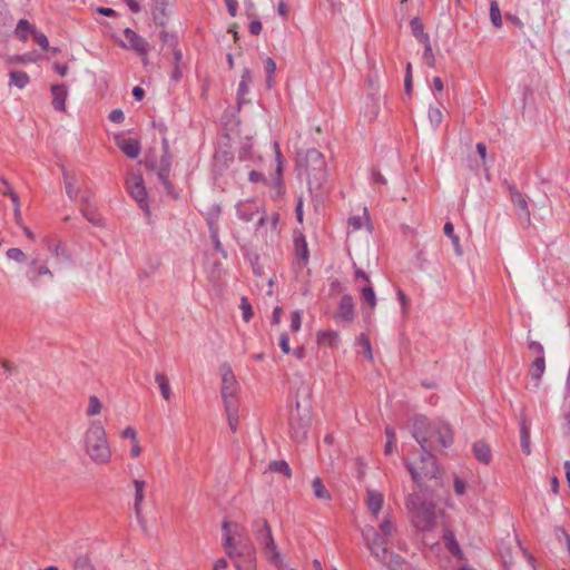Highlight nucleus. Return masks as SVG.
Wrapping results in <instances>:
<instances>
[{
	"label": "nucleus",
	"mask_w": 570,
	"mask_h": 570,
	"mask_svg": "<svg viewBox=\"0 0 570 570\" xmlns=\"http://www.w3.org/2000/svg\"><path fill=\"white\" fill-rule=\"evenodd\" d=\"M48 249L57 257V259H68L69 258V256L66 253L65 247L59 242L53 245H49Z\"/></svg>",
	"instance_id": "6e6d98bb"
},
{
	"label": "nucleus",
	"mask_w": 570,
	"mask_h": 570,
	"mask_svg": "<svg viewBox=\"0 0 570 570\" xmlns=\"http://www.w3.org/2000/svg\"><path fill=\"white\" fill-rule=\"evenodd\" d=\"M82 212V215L86 217V219L91 223L92 225L95 226H101L104 220H102V217L96 213L95 210L90 209V208H85L81 210Z\"/></svg>",
	"instance_id": "09e8293b"
},
{
	"label": "nucleus",
	"mask_w": 570,
	"mask_h": 570,
	"mask_svg": "<svg viewBox=\"0 0 570 570\" xmlns=\"http://www.w3.org/2000/svg\"><path fill=\"white\" fill-rule=\"evenodd\" d=\"M224 407H225V413H226L229 429L233 433H235L237 431L238 421H239L238 403L237 402L227 403V404H224Z\"/></svg>",
	"instance_id": "a878e982"
},
{
	"label": "nucleus",
	"mask_w": 570,
	"mask_h": 570,
	"mask_svg": "<svg viewBox=\"0 0 570 570\" xmlns=\"http://www.w3.org/2000/svg\"><path fill=\"white\" fill-rule=\"evenodd\" d=\"M317 343L330 347H337L340 343V334L336 331H322L317 333Z\"/></svg>",
	"instance_id": "bb28decb"
},
{
	"label": "nucleus",
	"mask_w": 570,
	"mask_h": 570,
	"mask_svg": "<svg viewBox=\"0 0 570 570\" xmlns=\"http://www.w3.org/2000/svg\"><path fill=\"white\" fill-rule=\"evenodd\" d=\"M155 381L158 384L160 394L164 397V400L169 401L171 399L173 393H171V389L169 385V380L166 376V374L161 373V372H157L155 374Z\"/></svg>",
	"instance_id": "2f4dec72"
},
{
	"label": "nucleus",
	"mask_w": 570,
	"mask_h": 570,
	"mask_svg": "<svg viewBox=\"0 0 570 570\" xmlns=\"http://www.w3.org/2000/svg\"><path fill=\"white\" fill-rule=\"evenodd\" d=\"M132 484L135 488V502H134L135 515H136L137 521L139 522L140 527L145 530L146 529V520L141 512V505L145 500L146 482L144 480L136 479L132 481Z\"/></svg>",
	"instance_id": "4468645a"
},
{
	"label": "nucleus",
	"mask_w": 570,
	"mask_h": 570,
	"mask_svg": "<svg viewBox=\"0 0 570 570\" xmlns=\"http://www.w3.org/2000/svg\"><path fill=\"white\" fill-rule=\"evenodd\" d=\"M336 317L346 323H352L354 321L355 304L353 297L350 294L342 296L337 306Z\"/></svg>",
	"instance_id": "dca6fc26"
},
{
	"label": "nucleus",
	"mask_w": 570,
	"mask_h": 570,
	"mask_svg": "<svg viewBox=\"0 0 570 570\" xmlns=\"http://www.w3.org/2000/svg\"><path fill=\"white\" fill-rule=\"evenodd\" d=\"M170 0H154L153 19L156 24L166 23V6Z\"/></svg>",
	"instance_id": "c756f323"
},
{
	"label": "nucleus",
	"mask_w": 570,
	"mask_h": 570,
	"mask_svg": "<svg viewBox=\"0 0 570 570\" xmlns=\"http://www.w3.org/2000/svg\"><path fill=\"white\" fill-rule=\"evenodd\" d=\"M234 532H232L230 530V523L225 520L222 524V530H223V546L226 549L228 548H232V547H236L238 546V541H236V535L239 538V539H243L240 533L238 532V525L237 524H234Z\"/></svg>",
	"instance_id": "5701e85b"
},
{
	"label": "nucleus",
	"mask_w": 570,
	"mask_h": 570,
	"mask_svg": "<svg viewBox=\"0 0 570 570\" xmlns=\"http://www.w3.org/2000/svg\"><path fill=\"white\" fill-rule=\"evenodd\" d=\"M301 324H302V313L299 311L293 312L292 317H291V330L293 332L299 331Z\"/></svg>",
	"instance_id": "bf43d9fd"
},
{
	"label": "nucleus",
	"mask_w": 570,
	"mask_h": 570,
	"mask_svg": "<svg viewBox=\"0 0 570 570\" xmlns=\"http://www.w3.org/2000/svg\"><path fill=\"white\" fill-rule=\"evenodd\" d=\"M26 276L32 285H38L40 276L53 278V274L49 267L45 263H40L38 258L30 261Z\"/></svg>",
	"instance_id": "2eb2a0df"
},
{
	"label": "nucleus",
	"mask_w": 570,
	"mask_h": 570,
	"mask_svg": "<svg viewBox=\"0 0 570 570\" xmlns=\"http://www.w3.org/2000/svg\"><path fill=\"white\" fill-rule=\"evenodd\" d=\"M274 149H275V160L277 163L276 167V175L274 177V184L276 187L277 195H281L283 181H282V173H283V156L279 150L278 142H274Z\"/></svg>",
	"instance_id": "cd10ccee"
},
{
	"label": "nucleus",
	"mask_w": 570,
	"mask_h": 570,
	"mask_svg": "<svg viewBox=\"0 0 570 570\" xmlns=\"http://www.w3.org/2000/svg\"><path fill=\"white\" fill-rule=\"evenodd\" d=\"M268 468L272 472L283 473L284 475H286L288 478L292 475V470L286 461H283V460L272 461L269 463Z\"/></svg>",
	"instance_id": "37998d69"
},
{
	"label": "nucleus",
	"mask_w": 570,
	"mask_h": 570,
	"mask_svg": "<svg viewBox=\"0 0 570 570\" xmlns=\"http://www.w3.org/2000/svg\"><path fill=\"white\" fill-rule=\"evenodd\" d=\"M528 347L530 351L537 354V357H544V348L541 343L529 341Z\"/></svg>",
	"instance_id": "052dcab7"
},
{
	"label": "nucleus",
	"mask_w": 570,
	"mask_h": 570,
	"mask_svg": "<svg viewBox=\"0 0 570 570\" xmlns=\"http://www.w3.org/2000/svg\"><path fill=\"white\" fill-rule=\"evenodd\" d=\"M312 488H313V493L314 495L320 499V500H331V493L328 492V490L325 488L323 481L321 478L316 476L313 481H312Z\"/></svg>",
	"instance_id": "4c0bfd02"
},
{
	"label": "nucleus",
	"mask_w": 570,
	"mask_h": 570,
	"mask_svg": "<svg viewBox=\"0 0 570 570\" xmlns=\"http://www.w3.org/2000/svg\"><path fill=\"white\" fill-rule=\"evenodd\" d=\"M423 45H424L423 60L430 68H434L435 67V57L432 51V46H431L430 40L428 42H424Z\"/></svg>",
	"instance_id": "8fccbe9b"
},
{
	"label": "nucleus",
	"mask_w": 570,
	"mask_h": 570,
	"mask_svg": "<svg viewBox=\"0 0 570 570\" xmlns=\"http://www.w3.org/2000/svg\"><path fill=\"white\" fill-rule=\"evenodd\" d=\"M83 448L90 460L99 465L111 460V449L104 425L100 421H91L83 435Z\"/></svg>",
	"instance_id": "f03ea898"
},
{
	"label": "nucleus",
	"mask_w": 570,
	"mask_h": 570,
	"mask_svg": "<svg viewBox=\"0 0 570 570\" xmlns=\"http://www.w3.org/2000/svg\"><path fill=\"white\" fill-rule=\"evenodd\" d=\"M375 560L391 570H402L403 566L405 564V560L402 557L389 550L387 548L383 558H375Z\"/></svg>",
	"instance_id": "4be33fe9"
},
{
	"label": "nucleus",
	"mask_w": 570,
	"mask_h": 570,
	"mask_svg": "<svg viewBox=\"0 0 570 570\" xmlns=\"http://www.w3.org/2000/svg\"><path fill=\"white\" fill-rule=\"evenodd\" d=\"M473 453L476 460L481 463L488 464L492 459L491 450L483 441H478L473 444Z\"/></svg>",
	"instance_id": "c85d7f7f"
},
{
	"label": "nucleus",
	"mask_w": 570,
	"mask_h": 570,
	"mask_svg": "<svg viewBox=\"0 0 570 570\" xmlns=\"http://www.w3.org/2000/svg\"><path fill=\"white\" fill-rule=\"evenodd\" d=\"M73 570H96L88 556H78L73 562Z\"/></svg>",
	"instance_id": "49530a36"
},
{
	"label": "nucleus",
	"mask_w": 570,
	"mask_h": 570,
	"mask_svg": "<svg viewBox=\"0 0 570 570\" xmlns=\"http://www.w3.org/2000/svg\"><path fill=\"white\" fill-rule=\"evenodd\" d=\"M252 531L267 561L283 570L285 568L284 559L275 543L268 521L262 517L256 518L252 522Z\"/></svg>",
	"instance_id": "7ed1b4c3"
},
{
	"label": "nucleus",
	"mask_w": 570,
	"mask_h": 570,
	"mask_svg": "<svg viewBox=\"0 0 570 570\" xmlns=\"http://www.w3.org/2000/svg\"><path fill=\"white\" fill-rule=\"evenodd\" d=\"M406 504L412 513L414 525L420 530H430L435 522V505L424 500L420 494L412 493L406 499Z\"/></svg>",
	"instance_id": "39448f33"
},
{
	"label": "nucleus",
	"mask_w": 570,
	"mask_h": 570,
	"mask_svg": "<svg viewBox=\"0 0 570 570\" xmlns=\"http://www.w3.org/2000/svg\"><path fill=\"white\" fill-rule=\"evenodd\" d=\"M279 347L285 354L291 352L289 337L286 333H283L279 337Z\"/></svg>",
	"instance_id": "69168bd1"
},
{
	"label": "nucleus",
	"mask_w": 570,
	"mask_h": 570,
	"mask_svg": "<svg viewBox=\"0 0 570 570\" xmlns=\"http://www.w3.org/2000/svg\"><path fill=\"white\" fill-rule=\"evenodd\" d=\"M10 27L11 21L9 20L8 13L6 11L0 10V41H2L7 37Z\"/></svg>",
	"instance_id": "de8ad7c7"
},
{
	"label": "nucleus",
	"mask_w": 570,
	"mask_h": 570,
	"mask_svg": "<svg viewBox=\"0 0 570 570\" xmlns=\"http://www.w3.org/2000/svg\"><path fill=\"white\" fill-rule=\"evenodd\" d=\"M443 115L439 108L430 107L429 109V120L433 128H438L442 122Z\"/></svg>",
	"instance_id": "864d4df0"
},
{
	"label": "nucleus",
	"mask_w": 570,
	"mask_h": 570,
	"mask_svg": "<svg viewBox=\"0 0 570 570\" xmlns=\"http://www.w3.org/2000/svg\"><path fill=\"white\" fill-rule=\"evenodd\" d=\"M252 71L248 68H244L237 90V97L239 102H242L245 96L249 92V86L252 85Z\"/></svg>",
	"instance_id": "393cba45"
},
{
	"label": "nucleus",
	"mask_w": 570,
	"mask_h": 570,
	"mask_svg": "<svg viewBox=\"0 0 570 570\" xmlns=\"http://www.w3.org/2000/svg\"><path fill=\"white\" fill-rule=\"evenodd\" d=\"M295 254L302 261L303 265H306L308 262V248L305 237L299 235L294 239Z\"/></svg>",
	"instance_id": "72a5a7b5"
},
{
	"label": "nucleus",
	"mask_w": 570,
	"mask_h": 570,
	"mask_svg": "<svg viewBox=\"0 0 570 570\" xmlns=\"http://www.w3.org/2000/svg\"><path fill=\"white\" fill-rule=\"evenodd\" d=\"M360 292H361L362 299L365 303H367V305L371 309H374L376 306V296H375L374 288H373L372 284L364 285L363 287L360 288Z\"/></svg>",
	"instance_id": "ea45409f"
},
{
	"label": "nucleus",
	"mask_w": 570,
	"mask_h": 570,
	"mask_svg": "<svg viewBox=\"0 0 570 570\" xmlns=\"http://www.w3.org/2000/svg\"><path fill=\"white\" fill-rule=\"evenodd\" d=\"M443 540H444V544H445L446 549L449 550V552L451 554H453L454 557H456L459 559H461L463 557V552L460 548L459 542L455 539L453 531L445 530L443 533Z\"/></svg>",
	"instance_id": "b1692460"
},
{
	"label": "nucleus",
	"mask_w": 570,
	"mask_h": 570,
	"mask_svg": "<svg viewBox=\"0 0 570 570\" xmlns=\"http://www.w3.org/2000/svg\"><path fill=\"white\" fill-rule=\"evenodd\" d=\"M298 169L307 178L309 189H320L326 180V163L321 151L315 148L306 150L298 157Z\"/></svg>",
	"instance_id": "20e7f679"
},
{
	"label": "nucleus",
	"mask_w": 570,
	"mask_h": 570,
	"mask_svg": "<svg viewBox=\"0 0 570 570\" xmlns=\"http://www.w3.org/2000/svg\"><path fill=\"white\" fill-rule=\"evenodd\" d=\"M127 188L134 199L139 204L140 208L145 210L147 216H149L150 210L147 203V191L141 175H134L127 181Z\"/></svg>",
	"instance_id": "f8f14e48"
},
{
	"label": "nucleus",
	"mask_w": 570,
	"mask_h": 570,
	"mask_svg": "<svg viewBox=\"0 0 570 570\" xmlns=\"http://www.w3.org/2000/svg\"><path fill=\"white\" fill-rule=\"evenodd\" d=\"M425 416L415 415L412 419V436L420 444L422 454L420 456L419 466L407 463V470L415 483H420L423 479H433L439 474V468L434 455L428 449L430 438L425 435Z\"/></svg>",
	"instance_id": "f257e3e1"
},
{
	"label": "nucleus",
	"mask_w": 570,
	"mask_h": 570,
	"mask_svg": "<svg viewBox=\"0 0 570 570\" xmlns=\"http://www.w3.org/2000/svg\"><path fill=\"white\" fill-rule=\"evenodd\" d=\"M225 552L234 561L236 570L256 569V549L247 538L238 539V546L228 548Z\"/></svg>",
	"instance_id": "423d86ee"
},
{
	"label": "nucleus",
	"mask_w": 570,
	"mask_h": 570,
	"mask_svg": "<svg viewBox=\"0 0 570 570\" xmlns=\"http://www.w3.org/2000/svg\"><path fill=\"white\" fill-rule=\"evenodd\" d=\"M511 202L515 208L519 219L529 225L530 224V209L527 197L520 193L514 186H509Z\"/></svg>",
	"instance_id": "ddd939ff"
},
{
	"label": "nucleus",
	"mask_w": 570,
	"mask_h": 570,
	"mask_svg": "<svg viewBox=\"0 0 570 570\" xmlns=\"http://www.w3.org/2000/svg\"><path fill=\"white\" fill-rule=\"evenodd\" d=\"M520 439H521L522 451L529 455L531 453L530 424L525 419H522L520 422Z\"/></svg>",
	"instance_id": "473e14b6"
},
{
	"label": "nucleus",
	"mask_w": 570,
	"mask_h": 570,
	"mask_svg": "<svg viewBox=\"0 0 570 570\" xmlns=\"http://www.w3.org/2000/svg\"><path fill=\"white\" fill-rule=\"evenodd\" d=\"M411 30L413 36L421 42H428L430 40V37L428 33L423 31V23L419 18H413L410 21Z\"/></svg>",
	"instance_id": "e433bc0d"
},
{
	"label": "nucleus",
	"mask_w": 570,
	"mask_h": 570,
	"mask_svg": "<svg viewBox=\"0 0 570 570\" xmlns=\"http://www.w3.org/2000/svg\"><path fill=\"white\" fill-rule=\"evenodd\" d=\"M261 213V206L254 200L242 202L237 206V215L244 222H252Z\"/></svg>",
	"instance_id": "6ab92c4d"
},
{
	"label": "nucleus",
	"mask_w": 570,
	"mask_h": 570,
	"mask_svg": "<svg viewBox=\"0 0 570 570\" xmlns=\"http://www.w3.org/2000/svg\"><path fill=\"white\" fill-rule=\"evenodd\" d=\"M32 35H33V39L43 49V50H49V40L47 38V36L42 32H39V31H36L33 30L32 31Z\"/></svg>",
	"instance_id": "4d7b16f0"
},
{
	"label": "nucleus",
	"mask_w": 570,
	"mask_h": 570,
	"mask_svg": "<svg viewBox=\"0 0 570 570\" xmlns=\"http://www.w3.org/2000/svg\"><path fill=\"white\" fill-rule=\"evenodd\" d=\"M9 77V86H16L19 89H23L29 83V76L24 71H10Z\"/></svg>",
	"instance_id": "c9c22d12"
},
{
	"label": "nucleus",
	"mask_w": 570,
	"mask_h": 570,
	"mask_svg": "<svg viewBox=\"0 0 570 570\" xmlns=\"http://www.w3.org/2000/svg\"><path fill=\"white\" fill-rule=\"evenodd\" d=\"M381 534H383L384 538L390 539L393 541L397 529L394 522H392L390 519L385 518L380 524L379 529H376Z\"/></svg>",
	"instance_id": "58836bf2"
},
{
	"label": "nucleus",
	"mask_w": 570,
	"mask_h": 570,
	"mask_svg": "<svg viewBox=\"0 0 570 570\" xmlns=\"http://www.w3.org/2000/svg\"><path fill=\"white\" fill-rule=\"evenodd\" d=\"M124 46L136 50L139 55L147 53L148 43L146 40L129 28L124 30Z\"/></svg>",
	"instance_id": "a211bd4d"
},
{
	"label": "nucleus",
	"mask_w": 570,
	"mask_h": 570,
	"mask_svg": "<svg viewBox=\"0 0 570 570\" xmlns=\"http://www.w3.org/2000/svg\"><path fill=\"white\" fill-rule=\"evenodd\" d=\"M265 71L267 73V79H266L267 86L271 87L272 81H273V76L276 71V62L271 57H267L265 59Z\"/></svg>",
	"instance_id": "603ef678"
},
{
	"label": "nucleus",
	"mask_w": 570,
	"mask_h": 570,
	"mask_svg": "<svg viewBox=\"0 0 570 570\" xmlns=\"http://www.w3.org/2000/svg\"><path fill=\"white\" fill-rule=\"evenodd\" d=\"M361 534L373 558H383L384 553H386L387 544L393 542L384 538L383 534L372 525L364 527Z\"/></svg>",
	"instance_id": "1a4fd4ad"
},
{
	"label": "nucleus",
	"mask_w": 570,
	"mask_h": 570,
	"mask_svg": "<svg viewBox=\"0 0 570 570\" xmlns=\"http://www.w3.org/2000/svg\"><path fill=\"white\" fill-rule=\"evenodd\" d=\"M160 39L164 43L168 45L169 47L177 46V38L174 35H170L166 31L160 32Z\"/></svg>",
	"instance_id": "0e129e2a"
},
{
	"label": "nucleus",
	"mask_w": 570,
	"mask_h": 570,
	"mask_svg": "<svg viewBox=\"0 0 570 570\" xmlns=\"http://www.w3.org/2000/svg\"><path fill=\"white\" fill-rule=\"evenodd\" d=\"M357 341L363 346L366 357L368 360H372L373 354H372V347H371L370 340L364 334H361Z\"/></svg>",
	"instance_id": "13d9d810"
},
{
	"label": "nucleus",
	"mask_w": 570,
	"mask_h": 570,
	"mask_svg": "<svg viewBox=\"0 0 570 570\" xmlns=\"http://www.w3.org/2000/svg\"><path fill=\"white\" fill-rule=\"evenodd\" d=\"M52 94V107L58 111L66 110V100L68 97V88L66 85H52L51 86Z\"/></svg>",
	"instance_id": "aec40b11"
},
{
	"label": "nucleus",
	"mask_w": 570,
	"mask_h": 570,
	"mask_svg": "<svg viewBox=\"0 0 570 570\" xmlns=\"http://www.w3.org/2000/svg\"><path fill=\"white\" fill-rule=\"evenodd\" d=\"M66 193L70 199H76L78 189L75 187V178L66 169L62 170Z\"/></svg>",
	"instance_id": "79ce46f5"
},
{
	"label": "nucleus",
	"mask_w": 570,
	"mask_h": 570,
	"mask_svg": "<svg viewBox=\"0 0 570 570\" xmlns=\"http://www.w3.org/2000/svg\"><path fill=\"white\" fill-rule=\"evenodd\" d=\"M312 416L307 409L301 411V404L296 402V410L289 416V435L295 442L306 439L311 426Z\"/></svg>",
	"instance_id": "6e6552de"
},
{
	"label": "nucleus",
	"mask_w": 570,
	"mask_h": 570,
	"mask_svg": "<svg viewBox=\"0 0 570 570\" xmlns=\"http://www.w3.org/2000/svg\"><path fill=\"white\" fill-rule=\"evenodd\" d=\"M6 255L9 259L18 263H24L27 261V255L20 248L17 247L9 248Z\"/></svg>",
	"instance_id": "3c124183"
},
{
	"label": "nucleus",
	"mask_w": 570,
	"mask_h": 570,
	"mask_svg": "<svg viewBox=\"0 0 570 570\" xmlns=\"http://www.w3.org/2000/svg\"><path fill=\"white\" fill-rule=\"evenodd\" d=\"M383 505V495L379 491L368 490L367 491V508L373 513L374 517H377L380 510Z\"/></svg>",
	"instance_id": "7c9ffc66"
},
{
	"label": "nucleus",
	"mask_w": 570,
	"mask_h": 570,
	"mask_svg": "<svg viewBox=\"0 0 570 570\" xmlns=\"http://www.w3.org/2000/svg\"><path fill=\"white\" fill-rule=\"evenodd\" d=\"M490 19L494 27L500 28L502 26L501 11L497 0L490 2Z\"/></svg>",
	"instance_id": "c03bdc74"
},
{
	"label": "nucleus",
	"mask_w": 570,
	"mask_h": 570,
	"mask_svg": "<svg viewBox=\"0 0 570 570\" xmlns=\"http://www.w3.org/2000/svg\"><path fill=\"white\" fill-rule=\"evenodd\" d=\"M101 409H102L101 401L96 395H90L88 407L86 410V414L88 416H96V415L100 414Z\"/></svg>",
	"instance_id": "a18cd8bd"
},
{
	"label": "nucleus",
	"mask_w": 570,
	"mask_h": 570,
	"mask_svg": "<svg viewBox=\"0 0 570 570\" xmlns=\"http://www.w3.org/2000/svg\"><path fill=\"white\" fill-rule=\"evenodd\" d=\"M33 30V27L28 20L21 19L16 27V35L19 39L27 40L28 36L32 33Z\"/></svg>",
	"instance_id": "a19ab883"
},
{
	"label": "nucleus",
	"mask_w": 570,
	"mask_h": 570,
	"mask_svg": "<svg viewBox=\"0 0 570 570\" xmlns=\"http://www.w3.org/2000/svg\"><path fill=\"white\" fill-rule=\"evenodd\" d=\"M425 435L430 438L428 449H433L436 444L441 448H448L453 442V432L450 425L441 420L429 422L425 417Z\"/></svg>",
	"instance_id": "0eeeda50"
},
{
	"label": "nucleus",
	"mask_w": 570,
	"mask_h": 570,
	"mask_svg": "<svg viewBox=\"0 0 570 570\" xmlns=\"http://www.w3.org/2000/svg\"><path fill=\"white\" fill-rule=\"evenodd\" d=\"M465 489H466V484L465 482L460 479V478H455L454 479V491L458 495H463L465 493Z\"/></svg>",
	"instance_id": "338daca9"
},
{
	"label": "nucleus",
	"mask_w": 570,
	"mask_h": 570,
	"mask_svg": "<svg viewBox=\"0 0 570 570\" xmlns=\"http://www.w3.org/2000/svg\"><path fill=\"white\" fill-rule=\"evenodd\" d=\"M546 371V358L544 357H535L530 367V376L532 380H535V386H539V381L542 377Z\"/></svg>",
	"instance_id": "f704fd0d"
},
{
	"label": "nucleus",
	"mask_w": 570,
	"mask_h": 570,
	"mask_svg": "<svg viewBox=\"0 0 570 570\" xmlns=\"http://www.w3.org/2000/svg\"><path fill=\"white\" fill-rule=\"evenodd\" d=\"M115 141L118 148L127 157L135 159L139 156L141 147L137 139L125 138L122 135H116Z\"/></svg>",
	"instance_id": "f3484780"
},
{
	"label": "nucleus",
	"mask_w": 570,
	"mask_h": 570,
	"mask_svg": "<svg viewBox=\"0 0 570 570\" xmlns=\"http://www.w3.org/2000/svg\"><path fill=\"white\" fill-rule=\"evenodd\" d=\"M239 308L242 309V313H243V320L245 322H249V320L253 316V309H252L250 303L248 302V299L245 296H243L240 299Z\"/></svg>",
	"instance_id": "5fc2aeb1"
},
{
	"label": "nucleus",
	"mask_w": 570,
	"mask_h": 570,
	"mask_svg": "<svg viewBox=\"0 0 570 570\" xmlns=\"http://www.w3.org/2000/svg\"><path fill=\"white\" fill-rule=\"evenodd\" d=\"M380 111V92L377 87H373L372 91L367 95V102L365 108V116L373 120L377 117Z\"/></svg>",
	"instance_id": "412c9836"
},
{
	"label": "nucleus",
	"mask_w": 570,
	"mask_h": 570,
	"mask_svg": "<svg viewBox=\"0 0 570 570\" xmlns=\"http://www.w3.org/2000/svg\"><path fill=\"white\" fill-rule=\"evenodd\" d=\"M371 175H372L373 184L386 185V183H387L386 178L375 168L372 169Z\"/></svg>",
	"instance_id": "774afa93"
},
{
	"label": "nucleus",
	"mask_w": 570,
	"mask_h": 570,
	"mask_svg": "<svg viewBox=\"0 0 570 570\" xmlns=\"http://www.w3.org/2000/svg\"><path fill=\"white\" fill-rule=\"evenodd\" d=\"M171 163H173L171 154H163L159 159V163L157 165L155 163L147 164L148 169L156 170L159 181L163 184V186L165 187V189L168 194H170L173 191V185L169 180Z\"/></svg>",
	"instance_id": "9b49d317"
},
{
	"label": "nucleus",
	"mask_w": 570,
	"mask_h": 570,
	"mask_svg": "<svg viewBox=\"0 0 570 570\" xmlns=\"http://www.w3.org/2000/svg\"><path fill=\"white\" fill-rule=\"evenodd\" d=\"M220 374H222V399L223 403H234L237 402L236 394L238 391V382L234 375V372L228 363H224L220 365Z\"/></svg>",
	"instance_id": "9d476101"
},
{
	"label": "nucleus",
	"mask_w": 570,
	"mask_h": 570,
	"mask_svg": "<svg viewBox=\"0 0 570 570\" xmlns=\"http://www.w3.org/2000/svg\"><path fill=\"white\" fill-rule=\"evenodd\" d=\"M109 120L116 124H121L125 120V114L121 109H114L108 116Z\"/></svg>",
	"instance_id": "e2e57ef3"
},
{
	"label": "nucleus",
	"mask_w": 570,
	"mask_h": 570,
	"mask_svg": "<svg viewBox=\"0 0 570 570\" xmlns=\"http://www.w3.org/2000/svg\"><path fill=\"white\" fill-rule=\"evenodd\" d=\"M1 193L6 196L10 197L14 208H20L19 196L17 195V193L13 191V189L11 187H8L7 189H2Z\"/></svg>",
	"instance_id": "680f3d73"
}]
</instances>
